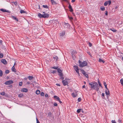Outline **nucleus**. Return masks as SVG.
<instances>
[{
  "instance_id": "f257e3e1",
  "label": "nucleus",
  "mask_w": 123,
  "mask_h": 123,
  "mask_svg": "<svg viewBox=\"0 0 123 123\" xmlns=\"http://www.w3.org/2000/svg\"><path fill=\"white\" fill-rule=\"evenodd\" d=\"M89 84L91 86V88L97 91L99 89V88L98 87V85L97 82H91L89 83Z\"/></svg>"
},
{
  "instance_id": "f03ea898",
  "label": "nucleus",
  "mask_w": 123,
  "mask_h": 123,
  "mask_svg": "<svg viewBox=\"0 0 123 123\" xmlns=\"http://www.w3.org/2000/svg\"><path fill=\"white\" fill-rule=\"evenodd\" d=\"M43 13L44 14H42L40 13H39L38 14V16L40 18H47L49 17V15L47 13H45V12H43Z\"/></svg>"
},
{
  "instance_id": "7ed1b4c3",
  "label": "nucleus",
  "mask_w": 123,
  "mask_h": 123,
  "mask_svg": "<svg viewBox=\"0 0 123 123\" xmlns=\"http://www.w3.org/2000/svg\"><path fill=\"white\" fill-rule=\"evenodd\" d=\"M79 63L80 66V67H83L85 66H87V63L86 61H84L83 62H81L79 60Z\"/></svg>"
},
{
  "instance_id": "20e7f679",
  "label": "nucleus",
  "mask_w": 123,
  "mask_h": 123,
  "mask_svg": "<svg viewBox=\"0 0 123 123\" xmlns=\"http://www.w3.org/2000/svg\"><path fill=\"white\" fill-rule=\"evenodd\" d=\"M74 68L76 71V72L78 73L79 75V76L80 74L79 71V69L78 66H74Z\"/></svg>"
},
{
  "instance_id": "39448f33",
  "label": "nucleus",
  "mask_w": 123,
  "mask_h": 123,
  "mask_svg": "<svg viewBox=\"0 0 123 123\" xmlns=\"http://www.w3.org/2000/svg\"><path fill=\"white\" fill-rule=\"evenodd\" d=\"M13 81L12 80H10L5 82V84L6 85H9L13 83Z\"/></svg>"
},
{
  "instance_id": "423d86ee",
  "label": "nucleus",
  "mask_w": 123,
  "mask_h": 123,
  "mask_svg": "<svg viewBox=\"0 0 123 123\" xmlns=\"http://www.w3.org/2000/svg\"><path fill=\"white\" fill-rule=\"evenodd\" d=\"M62 82L63 85L64 86L67 85L68 84V81L66 80L65 79L62 80Z\"/></svg>"
},
{
  "instance_id": "0eeeda50",
  "label": "nucleus",
  "mask_w": 123,
  "mask_h": 123,
  "mask_svg": "<svg viewBox=\"0 0 123 123\" xmlns=\"http://www.w3.org/2000/svg\"><path fill=\"white\" fill-rule=\"evenodd\" d=\"M80 70L81 71L82 73L86 78H88V75L87 74H86L84 70L83 69H81Z\"/></svg>"
},
{
  "instance_id": "6e6552de",
  "label": "nucleus",
  "mask_w": 123,
  "mask_h": 123,
  "mask_svg": "<svg viewBox=\"0 0 123 123\" xmlns=\"http://www.w3.org/2000/svg\"><path fill=\"white\" fill-rule=\"evenodd\" d=\"M64 26L65 28H68L70 27V25L68 23H64Z\"/></svg>"
},
{
  "instance_id": "1a4fd4ad",
  "label": "nucleus",
  "mask_w": 123,
  "mask_h": 123,
  "mask_svg": "<svg viewBox=\"0 0 123 123\" xmlns=\"http://www.w3.org/2000/svg\"><path fill=\"white\" fill-rule=\"evenodd\" d=\"M77 92H73L72 94V95L73 97H75L77 95Z\"/></svg>"
},
{
  "instance_id": "9d476101",
  "label": "nucleus",
  "mask_w": 123,
  "mask_h": 123,
  "mask_svg": "<svg viewBox=\"0 0 123 123\" xmlns=\"http://www.w3.org/2000/svg\"><path fill=\"white\" fill-rule=\"evenodd\" d=\"M0 10L1 11L5 12H9V11L8 10H6L2 8L0 9Z\"/></svg>"
},
{
  "instance_id": "9b49d317",
  "label": "nucleus",
  "mask_w": 123,
  "mask_h": 123,
  "mask_svg": "<svg viewBox=\"0 0 123 123\" xmlns=\"http://www.w3.org/2000/svg\"><path fill=\"white\" fill-rule=\"evenodd\" d=\"M1 62L5 64H7V62L5 59H2L1 60Z\"/></svg>"
},
{
  "instance_id": "f8f14e48",
  "label": "nucleus",
  "mask_w": 123,
  "mask_h": 123,
  "mask_svg": "<svg viewBox=\"0 0 123 123\" xmlns=\"http://www.w3.org/2000/svg\"><path fill=\"white\" fill-rule=\"evenodd\" d=\"M21 91L23 92H27L28 90L27 88H23L21 89Z\"/></svg>"
},
{
  "instance_id": "ddd939ff",
  "label": "nucleus",
  "mask_w": 123,
  "mask_h": 123,
  "mask_svg": "<svg viewBox=\"0 0 123 123\" xmlns=\"http://www.w3.org/2000/svg\"><path fill=\"white\" fill-rule=\"evenodd\" d=\"M77 52L75 50H72V55H74L75 54H76Z\"/></svg>"
},
{
  "instance_id": "4468645a",
  "label": "nucleus",
  "mask_w": 123,
  "mask_h": 123,
  "mask_svg": "<svg viewBox=\"0 0 123 123\" xmlns=\"http://www.w3.org/2000/svg\"><path fill=\"white\" fill-rule=\"evenodd\" d=\"M12 18H13V19L15 20L17 22L18 21V19L16 17H15V16H12Z\"/></svg>"
},
{
  "instance_id": "2eb2a0df",
  "label": "nucleus",
  "mask_w": 123,
  "mask_h": 123,
  "mask_svg": "<svg viewBox=\"0 0 123 123\" xmlns=\"http://www.w3.org/2000/svg\"><path fill=\"white\" fill-rule=\"evenodd\" d=\"M65 31H62L60 33V35L61 36H63L65 34Z\"/></svg>"
},
{
  "instance_id": "dca6fc26",
  "label": "nucleus",
  "mask_w": 123,
  "mask_h": 123,
  "mask_svg": "<svg viewBox=\"0 0 123 123\" xmlns=\"http://www.w3.org/2000/svg\"><path fill=\"white\" fill-rule=\"evenodd\" d=\"M12 70L13 72H16V70L15 68L14 65L12 67Z\"/></svg>"
},
{
  "instance_id": "f3484780",
  "label": "nucleus",
  "mask_w": 123,
  "mask_h": 123,
  "mask_svg": "<svg viewBox=\"0 0 123 123\" xmlns=\"http://www.w3.org/2000/svg\"><path fill=\"white\" fill-rule=\"evenodd\" d=\"M20 12L21 13H26V14H27L26 12L25 11H24V10L22 9L20 10Z\"/></svg>"
},
{
  "instance_id": "a211bd4d",
  "label": "nucleus",
  "mask_w": 123,
  "mask_h": 123,
  "mask_svg": "<svg viewBox=\"0 0 123 123\" xmlns=\"http://www.w3.org/2000/svg\"><path fill=\"white\" fill-rule=\"evenodd\" d=\"M52 4V5H55L57 4L56 2L53 0H51Z\"/></svg>"
},
{
  "instance_id": "6ab92c4d",
  "label": "nucleus",
  "mask_w": 123,
  "mask_h": 123,
  "mask_svg": "<svg viewBox=\"0 0 123 123\" xmlns=\"http://www.w3.org/2000/svg\"><path fill=\"white\" fill-rule=\"evenodd\" d=\"M99 62H102L103 63H104L105 62L103 60V59L100 58L99 59Z\"/></svg>"
},
{
  "instance_id": "aec40b11",
  "label": "nucleus",
  "mask_w": 123,
  "mask_h": 123,
  "mask_svg": "<svg viewBox=\"0 0 123 123\" xmlns=\"http://www.w3.org/2000/svg\"><path fill=\"white\" fill-rule=\"evenodd\" d=\"M105 94L107 95H108L109 94V92L108 89L105 90Z\"/></svg>"
},
{
  "instance_id": "412c9836",
  "label": "nucleus",
  "mask_w": 123,
  "mask_h": 123,
  "mask_svg": "<svg viewBox=\"0 0 123 123\" xmlns=\"http://www.w3.org/2000/svg\"><path fill=\"white\" fill-rule=\"evenodd\" d=\"M54 97L55 98V99L57 100H59V97L56 96H54Z\"/></svg>"
},
{
  "instance_id": "4be33fe9",
  "label": "nucleus",
  "mask_w": 123,
  "mask_h": 123,
  "mask_svg": "<svg viewBox=\"0 0 123 123\" xmlns=\"http://www.w3.org/2000/svg\"><path fill=\"white\" fill-rule=\"evenodd\" d=\"M100 9L102 11H104L105 10V7L103 6H101L100 7Z\"/></svg>"
},
{
  "instance_id": "5701e85b",
  "label": "nucleus",
  "mask_w": 123,
  "mask_h": 123,
  "mask_svg": "<svg viewBox=\"0 0 123 123\" xmlns=\"http://www.w3.org/2000/svg\"><path fill=\"white\" fill-rule=\"evenodd\" d=\"M54 59L56 61H57L58 59V58L56 56H54L53 57Z\"/></svg>"
},
{
  "instance_id": "b1692460",
  "label": "nucleus",
  "mask_w": 123,
  "mask_h": 123,
  "mask_svg": "<svg viewBox=\"0 0 123 123\" xmlns=\"http://www.w3.org/2000/svg\"><path fill=\"white\" fill-rule=\"evenodd\" d=\"M40 93V91L38 90H37L36 91V93L37 94H38Z\"/></svg>"
},
{
  "instance_id": "393cba45",
  "label": "nucleus",
  "mask_w": 123,
  "mask_h": 123,
  "mask_svg": "<svg viewBox=\"0 0 123 123\" xmlns=\"http://www.w3.org/2000/svg\"><path fill=\"white\" fill-rule=\"evenodd\" d=\"M28 77V78L30 80H31L33 79V77L32 76H29Z\"/></svg>"
},
{
  "instance_id": "a878e982",
  "label": "nucleus",
  "mask_w": 123,
  "mask_h": 123,
  "mask_svg": "<svg viewBox=\"0 0 123 123\" xmlns=\"http://www.w3.org/2000/svg\"><path fill=\"white\" fill-rule=\"evenodd\" d=\"M104 84L105 87L106 88V89L107 90H108V89L107 86V85L106 82H104Z\"/></svg>"
},
{
  "instance_id": "bb28decb",
  "label": "nucleus",
  "mask_w": 123,
  "mask_h": 123,
  "mask_svg": "<svg viewBox=\"0 0 123 123\" xmlns=\"http://www.w3.org/2000/svg\"><path fill=\"white\" fill-rule=\"evenodd\" d=\"M43 6L44 8H48V7L47 5H43Z\"/></svg>"
},
{
  "instance_id": "cd10ccee",
  "label": "nucleus",
  "mask_w": 123,
  "mask_h": 123,
  "mask_svg": "<svg viewBox=\"0 0 123 123\" xmlns=\"http://www.w3.org/2000/svg\"><path fill=\"white\" fill-rule=\"evenodd\" d=\"M3 75V73L2 71L0 69V76H2Z\"/></svg>"
},
{
  "instance_id": "c85d7f7f",
  "label": "nucleus",
  "mask_w": 123,
  "mask_h": 123,
  "mask_svg": "<svg viewBox=\"0 0 123 123\" xmlns=\"http://www.w3.org/2000/svg\"><path fill=\"white\" fill-rule=\"evenodd\" d=\"M57 70L59 73H60L62 72V70L59 68Z\"/></svg>"
},
{
  "instance_id": "c756f323",
  "label": "nucleus",
  "mask_w": 123,
  "mask_h": 123,
  "mask_svg": "<svg viewBox=\"0 0 123 123\" xmlns=\"http://www.w3.org/2000/svg\"><path fill=\"white\" fill-rule=\"evenodd\" d=\"M108 1H107L105 2L104 3V5L105 6H106L108 5Z\"/></svg>"
},
{
  "instance_id": "7c9ffc66",
  "label": "nucleus",
  "mask_w": 123,
  "mask_h": 123,
  "mask_svg": "<svg viewBox=\"0 0 123 123\" xmlns=\"http://www.w3.org/2000/svg\"><path fill=\"white\" fill-rule=\"evenodd\" d=\"M58 68V67H55V66H54L53 67H52V68H53V69H57Z\"/></svg>"
},
{
  "instance_id": "2f4dec72",
  "label": "nucleus",
  "mask_w": 123,
  "mask_h": 123,
  "mask_svg": "<svg viewBox=\"0 0 123 123\" xmlns=\"http://www.w3.org/2000/svg\"><path fill=\"white\" fill-rule=\"evenodd\" d=\"M23 96V94H20L18 95V97L19 98H21Z\"/></svg>"
},
{
  "instance_id": "473e14b6",
  "label": "nucleus",
  "mask_w": 123,
  "mask_h": 123,
  "mask_svg": "<svg viewBox=\"0 0 123 123\" xmlns=\"http://www.w3.org/2000/svg\"><path fill=\"white\" fill-rule=\"evenodd\" d=\"M81 110H82L81 109H78L77 110V112L78 113H79Z\"/></svg>"
},
{
  "instance_id": "72a5a7b5",
  "label": "nucleus",
  "mask_w": 123,
  "mask_h": 123,
  "mask_svg": "<svg viewBox=\"0 0 123 123\" xmlns=\"http://www.w3.org/2000/svg\"><path fill=\"white\" fill-rule=\"evenodd\" d=\"M59 75L60 76H63V74L62 73V72L59 73Z\"/></svg>"
},
{
  "instance_id": "f704fd0d",
  "label": "nucleus",
  "mask_w": 123,
  "mask_h": 123,
  "mask_svg": "<svg viewBox=\"0 0 123 123\" xmlns=\"http://www.w3.org/2000/svg\"><path fill=\"white\" fill-rule=\"evenodd\" d=\"M3 54L2 53L0 54V58H2L3 57Z\"/></svg>"
},
{
  "instance_id": "c9c22d12",
  "label": "nucleus",
  "mask_w": 123,
  "mask_h": 123,
  "mask_svg": "<svg viewBox=\"0 0 123 123\" xmlns=\"http://www.w3.org/2000/svg\"><path fill=\"white\" fill-rule=\"evenodd\" d=\"M40 95H41V96H44V93L43 92H42L40 93Z\"/></svg>"
},
{
  "instance_id": "e433bc0d",
  "label": "nucleus",
  "mask_w": 123,
  "mask_h": 123,
  "mask_svg": "<svg viewBox=\"0 0 123 123\" xmlns=\"http://www.w3.org/2000/svg\"><path fill=\"white\" fill-rule=\"evenodd\" d=\"M9 72V70H7L5 71V73L6 74H8Z\"/></svg>"
},
{
  "instance_id": "4c0bfd02",
  "label": "nucleus",
  "mask_w": 123,
  "mask_h": 123,
  "mask_svg": "<svg viewBox=\"0 0 123 123\" xmlns=\"http://www.w3.org/2000/svg\"><path fill=\"white\" fill-rule=\"evenodd\" d=\"M0 94L2 95H5V93L4 92H1Z\"/></svg>"
},
{
  "instance_id": "58836bf2",
  "label": "nucleus",
  "mask_w": 123,
  "mask_h": 123,
  "mask_svg": "<svg viewBox=\"0 0 123 123\" xmlns=\"http://www.w3.org/2000/svg\"><path fill=\"white\" fill-rule=\"evenodd\" d=\"M98 85H99V86H100L102 87V86H101V83L99 82V81H98Z\"/></svg>"
},
{
  "instance_id": "ea45409f",
  "label": "nucleus",
  "mask_w": 123,
  "mask_h": 123,
  "mask_svg": "<svg viewBox=\"0 0 123 123\" xmlns=\"http://www.w3.org/2000/svg\"><path fill=\"white\" fill-rule=\"evenodd\" d=\"M108 4H109V5H110L111 3V0H109L108 1Z\"/></svg>"
},
{
  "instance_id": "a19ab883",
  "label": "nucleus",
  "mask_w": 123,
  "mask_h": 123,
  "mask_svg": "<svg viewBox=\"0 0 123 123\" xmlns=\"http://www.w3.org/2000/svg\"><path fill=\"white\" fill-rule=\"evenodd\" d=\"M22 84V82H20L19 83V85L20 86H21Z\"/></svg>"
},
{
  "instance_id": "79ce46f5",
  "label": "nucleus",
  "mask_w": 123,
  "mask_h": 123,
  "mask_svg": "<svg viewBox=\"0 0 123 123\" xmlns=\"http://www.w3.org/2000/svg\"><path fill=\"white\" fill-rule=\"evenodd\" d=\"M51 73H56V71L55 70H54V71H52V70L51 71Z\"/></svg>"
},
{
  "instance_id": "37998d69",
  "label": "nucleus",
  "mask_w": 123,
  "mask_h": 123,
  "mask_svg": "<svg viewBox=\"0 0 123 123\" xmlns=\"http://www.w3.org/2000/svg\"><path fill=\"white\" fill-rule=\"evenodd\" d=\"M87 53H88V54H89L90 56L91 57H92V55H91V54L90 52H87Z\"/></svg>"
},
{
  "instance_id": "c03bdc74",
  "label": "nucleus",
  "mask_w": 123,
  "mask_h": 123,
  "mask_svg": "<svg viewBox=\"0 0 123 123\" xmlns=\"http://www.w3.org/2000/svg\"><path fill=\"white\" fill-rule=\"evenodd\" d=\"M120 82L121 84H123V80L122 79L120 80Z\"/></svg>"
},
{
  "instance_id": "a18cd8bd",
  "label": "nucleus",
  "mask_w": 123,
  "mask_h": 123,
  "mask_svg": "<svg viewBox=\"0 0 123 123\" xmlns=\"http://www.w3.org/2000/svg\"><path fill=\"white\" fill-rule=\"evenodd\" d=\"M69 9V11L71 12H73V10L72 8H70Z\"/></svg>"
},
{
  "instance_id": "49530a36",
  "label": "nucleus",
  "mask_w": 123,
  "mask_h": 123,
  "mask_svg": "<svg viewBox=\"0 0 123 123\" xmlns=\"http://www.w3.org/2000/svg\"><path fill=\"white\" fill-rule=\"evenodd\" d=\"M71 8H72L71 6V5L70 4H69L68 6V8L69 9H70Z\"/></svg>"
},
{
  "instance_id": "de8ad7c7",
  "label": "nucleus",
  "mask_w": 123,
  "mask_h": 123,
  "mask_svg": "<svg viewBox=\"0 0 123 123\" xmlns=\"http://www.w3.org/2000/svg\"><path fill=\"white\" fill-rule=\"evenodd\" d=\"M54 106H56L57 105V104L56 103H54Z\"/></svg>"
},
{
  "instance_id": "09e8293b",
  "label": "nucleus",
  "mask_w": 123,
  "mask_h": 123,
  "mask_svg": "<svg viewBox=\"0 0 123 123\" xmlns=\"http://www.w3.org/2000/svg\"><path fill=\"white\" fill-rule=\"evenodd\" d=\"M36 119L37 120V123H40L38 119L37 118H36Z\"/></svg>"
},
{
  "instance_id": "8fccbe9b",
  "label": "nucleus",
  "mask_w": 123,
  "mask_h": 123,
  "mask_svg": "<svg viewBox=\"0 0 123 123\" xmlns=\"http://www.w3.org/2000/svg\"><path fill=\"white\" fill-rule=\"evenodd\" d=\"M112 123H116L115 120H112L111 121Z\"/></svg>"
},
{
  "instance_id": "3c124183",
  "label": "nucleus",
  "mask_w": 123,
  "mask_h": 123,
  "mask_svg": "<svg viewBox=\"0 0 123 123\" xmlns=\"http://www.w3.org/2000/svg\"><path fill=\"white\" fill-rule=\"evenodd\" d=\"M14 4L15 5H17V3L16 2H14Z\"/></svg>"
},
{
  "instance_id": "603ef678",
  "label": "nucleus",
  "mask_w": 123,
  "mask_h": 123,
  "mask_svg": "<svg viewBox=\"0 0 123 123\" xmlns=\"http://www.w3.org/2000/svg\"><path fill=\"white\" fill-rule=\"evenodd\" d=\"M81 100V98H79L78 99V100L79 102Z\"/></svg>"
},
{
  "instance_id": "864d4df0",
  "label": "nucleus",
  "mask_w": 123,
  "mask_h": 123,
  "mask_svg": "<svg viewBox=\"0 0 123 123\" xmlns=\"http://www.w3.org/2000/svg\"><path fill=\"white\" fill-rule=\"evenodd\" d=\"M68 18L70 20H72L73 19V18L72 17H68Z\"/></svg>"
},
{
  "instance_id": "5fc2aeb1",
  "label": "nucleus",
  "mask_w": 123,
  "mask_h": 123,
  "mask_svg": "<svg viewBox=\"0 0 123 123\" xmlns=\"http://www.w3.org/2000/svg\"><path fill=\"white\" fill-rule=\"evenodd\" d=\"M57 101H58L60 103H62V102L61 101L60 98L59 99V100H58Z\"/></svg>"
},
{
  "instance_id": "6e6d98bb",
  "label": "nucleus",
  "mask_w": 123,
  "mask_h": 123,
  "mask_svg": "<svg viewBox=\"0 0 123 123\" xmlns=\"http://www.w3.org/2000/svg\"><path fill=\"white\" fill-rule=\"evenodd\" d=\"M57 101H58L60 103H62V102L61 101L60 98L59 99V100H58Z\"/></svg>"
},
{
  "instance_id": "4d7b16f0",
  "label": "nucleus",
  "mask_w": 123,
  "mask_h": 123,
  "mask_svg": "<svg viewBox=\"0 0 123 123\" xmlns=\"http://www.w3.org/2000/svg\"><path fill=\"white\" fill-rule=\"evenodd\" d=\"M45 96L46 97H48V95L47 94H46Z\"/></svg>"
},
{
  "instance_id": "13d9d810",
  "label": "nucleus",
  "mask_w": 123,
  "mask_h": 123,
  "mask_svg": "<svg viewBox=\"0 0 123 123\" xmlns=\"http://www.w3.org/2000/svg\"><path fill=\"white\" fill-rule=\"evenodd\" d=\"M105 14L106 15H108V12L107 11H105Z\"/></svg>"
},
{
  "instance_id": "bf43d9fd",
  "label": "nucleus",
  "mask_w": 123,
  "mask_h": 123,
  "mask_svg": "<svg viewBox=\"0 0 123 123\" xmlns=\"http://www.w3.org/2000/svg\"><path fill=\"white\" fill-rule=\"evenodd\" d=\"M51 112H49L48 113V115L50 116V115H51Z\"/></svg>"
},
{
  "instance_id": "052dcab7",
  "label": "nucleus",
  "mask_w": 123,
  "mask_h": 123,
  "mask_svg": "<svg viewBox=\"0 0 123 123\" xmlns=\"http://www.w3.org/2000/svg\"><path fill=\"white\" fill-rule=\"evenodd\" d=\"M89 46L91 47L92 46V44L91 43H89Z\"/></svg>"
},
{
  "instance_id": "680f3d73",
  "label": "nucleus",
  "mask_w": 123,
  "mask_h": 123,
  "mask_svg": "<svg viewBox=\"0 0 123 123\" xmlns=\"http://www.w3.org/2000/svg\"><path fill=\"white\" fill-rule=\"evenodd\" d=\"M61 77L60 79L61 80H63L64 79V77L62 76H61Z\"/></svg>"
},
{
  "instance_id": "e2e57ef3",
  "label": "nucleus",
  "mask_w": 123,
  "mask_h": 123,
  "mask_svg": "<svg viewBox=\"0 0 123 123\" xmlns=\"http://www.w3.org/2000/svg\"><path fill=\"white\" fill-rule=\"evenodd\" d=\"M56 85L59 86H60V85L59 84H57Z\"/></svg>"
},
{
  "instance_id": "0e129e2a",
  "label": "nucleus",
  "mask_w": 123,
  "mask_h": 123,
  "mask_svg": "<svg viewBox=\"0 0 123 123\" xmlns=\"http://www.w3.org/2000/svg\"><path fill=\"white\" fill-rule=\"evenodd\" d=\"M102 96L104 97L105 96V94L104 93H102Z\"/></svg>"
},
{
  "instance_id": "69168bd1",
  "label": "nucleus",
  "mask_w": 123,
  "mask_h": 123,
  "mask_svg": "<svg viewBox=\"0 0 123 123\" xmlns=\"http://www.w3.org/2000/svg\"><path fill=\"white\" fill-rule=\"evenodd\" d=\"M2 41L1 40H0V44H2Z\"/></svg>"
},
{
  "instance_id": "338daca9",
  "label": "nucleus",
  "mask_w": 123,
  "mask_h": 123,
  "mask_svg": "<svg viewBox=\"0 0 123 123\" xmlns=\"http://www.w3.org/2000/svg\"><path fill=\"white\" fill-rule=\"evenodd\" d=\"M75 1V0H72V1H71V2L72 3L74 2Z\"/></svg>"
},
{
  "instance_id": "774afa93",
  "label": "nucleus",
  "mask_w": 123,
  "mask_h": 123,
  "mask_svg": "<svg viewBox=\"0 0 123 123\" xmlns=\"http://www.w3.org/2000/svg\"><path fill=\"white\" fill-rule=\"evenodd\" d=\"M27 84H30V83L29 82H27L26 83Z\"/></svg>"
}]
</instances>
